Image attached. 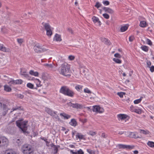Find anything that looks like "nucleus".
<instances>
[{
  "mask_svg": "<svg viewBox=\"0 0 154 154\" xmlns=\"http://www.w3.org/2000/svg\"><path fill=\"white\" fill-rule=\"evenodd\" d=\"M70 67L66 63L63 64L60 67L59 71L60 74L65 76H70Z\"/></svg>",
  "mask_w": 154,
  "mask_h": 154,
  "instance_id": "nucleus-1",
  "label": "nucleus"
},
{
  "mask_svg": "<svg viewBox=\"0 0 154 154\" xmlns=\"http://www.w3.org/2000/svg\"><path fill=\"white\" fill-rule=\"evenodd\" d=\"M17 126L20 128L24 133H28L27 121H22V120H18L16 122Z\"/></svg>",
  "mask_w": 154,
  "mask_h": 154,
  "instance_id": "nucleus-2",
  "label": "nucleus"
},
{
  "mask_svg": "<svg viewBox=\"0 0 154 154\" xmlns=\"http://www.w3.org/2000/svg\"><path fill=\"white\" fill-rule=\"evenodd\" d=\"M23 154H33L34 150L31 146L29 145H24L22 148Z\"/></svg>",
  "mask_w": 154,
  "mask_h": 154,
  "instance_id": "nucleus-3",
  "label": "nucleus"
},
{
  "mask_svg": "<svg viewBox=\"0 0 154 154\" xmlns=\"http://www.w3.org/2000/svg\"><path fill=\"white\" fill-rule=\"evenodd\" d=\"M34 49L35 52L38 53H41L47 50V49L42 47L39 43H37L35 44L34 47Z\"/></svg>",
  "mask_w": 154,
  "mask_h": 154,
  "instance_id": "nucleus-4",
  "label": "nucleus"
},
{
  "mask_svg": "<svg viewBox=\"0 0 154 154\" xmlns=\"http://www.w3.org/2000/svg\"><path fill=\"white\" fill-rule=\"evenodd\" d=\"M93 108L92 110L94 112L101 113L103 112L104 111V109L99 106H93Z\"/></svg>",
  "mask_w": 154,
  "mask_h": 154,
  "instance_id": "nucleus-5",
  "label": "nucleus"
},
{
  "mask_svg": "<svg viewBox=\"0 0 154 154\" xmlns=\"http://www.w3.org/2000/svg\"><path fill=\"white\" fill-rule=\"evenodd\" d=\"M69 105L73 108L77 109H81L83 108V105L82 104L78 103H72L71 102H70L69 103Z\"/></svg>",
  "mask_w": 154,
  "mask_h": 154,
  "instance_id": "nucleus-6",
  "label": "nucleus"
},
{
  "mask_svg": "<svg viewBox=\"0 0 154 154\" xmlns=\"http://www.w3.org/2000/svg\"><path fill=\"white\" fill-rule=\"evenodd\" d=\"M44 65L47 68L53 70H55V68L57 67V66L53 63L52 64L45 63Z\"/></svg>",
  "mask_w": 154,
  "mask_h": 154,
  "instance_id": "nucleus-7",
  "label": "nucleus"
},
{
  "mask_svg": "<svg viewBox=\"0 0 154 154\" xmlns=\"http://www.w3.org/2000/svg\"><path fill=\"white\" fill-rule=\"evenodd\" d=\"M75 138L76 140H77L78 139H79L80 141H81L82 140H85L86 139L85 135H83L81 133H76V134L75 135Z\"/></svg>",
  "mask_w": 154,
  "mask_h": 154,
  "instance_id": "nucleus-8",
  "label": "nucleus"
},
{
  "mask_svg": "<svg viewBox=\"0 0 154 154\" xmlns=\"http://www.w3.org/2000/svg\"><path fill=\"white\" fill-rule=\"evenodd\" d=\"M117 146L119 147V149H132L134 147V146L127 145H125L119 144Z\"/></svg>",
  "mask_w": 154,
  "mask_h": 154,
  "instance_id": "nucleus-9",
  "label": "nucleus"
},
{
  "mask_svg": "<svg viewBox=\"0 0 154 154\" xmlns=\"http://www.w3.org/2000/svg\"><path fill=\"white\" fill-rule=\"evenodd\" d=\"M68 88H69L66 86H63L60 88V92L65 95Z\"/></svg>",
  "mask_w": 154,
  "mask_h": 154,
  "instance_id": "nucleus-10",
  "label": "nucleus"
},
{
  "mask_svg": "<svg viewBox=\"0 0 154 154\" xmlns=\"http://www.w3.org/2000/svg\"><path fill=\"white\" fill-rule=\"evenodd\" d=\"M1 140L2 142L1 146H4L7 144L8 143V140L5 137H0Z\"/></svg>",
  "mask_w": 154,
  "mask_h": 154,
  "instance_id": "nucleus-11",
  "label": "nucleus"
},
{
  "mask_svg": "<svg viewBox=\"0 0 154 154\" xmlns=\"http://www.w3.org/2000/svg\"><path fill=\"white\" fill-rule=\"evenodd\" d=\"M117 117L119 120H121L122 121L125 120L128 116L125 114H120L117 115Z\"/></svg>",
  "mask_w": 154,
  "mask_h": 154,
  "instance_id": "nucleus-12",
  "label": "nucleus"
},
{
  "mask_svg": "<svg viewBox=\"0 0 154 154\" xmlns=\"http://www.w3.org/2000/svg\"><path fill=\"white\" fill-rule=\"evenodd\" d=\"M74 94L75 93L74 92L70 90L69 88L68 90L64 95L72 97H73Z\"/></svg>",
  "mask_w": 154,
  "mask_h": 154,
  "instance_id": "nucleus-13",
  "label": "nucleus"
},
{
  "mask_svg": "<svg viewBox=\"0 0 154 154\" xmlns=\"http://www.w3.org/2000/svg\"><path fill=\"white\" fill-rule=\"evenodd\" d=\"M102 9L106 12L111 14H112L114 12L113 10L109 8L104 7Z\"/></svg>",
  "mask_w": 154,
  "mask_h": 154,
  "instance_id": "nucleus-14",
  "label": "nucleus"
},
{
  "mask_svg": "<svg viewBox=\"0 0 154 154\" xmlns=\"http://www.w3.org/2000/svg\"><path fill=\"white\" fill-rule=\"evenodd\" d=\"M42 24L46 30L51 29L50 24L48 23L43 22L42 23Z\"/></svg>",
  "mask_w": 154,
  "mask_h": 154,
  "instance_id": "nucleus-15",
  "label": "nucleus"
},
{
  "mask_svg": "<svg viewBox=\"0 0 154 154\" xmlns=\"http://www.w3.org/2000/svg\"><path fill=\"white\" fill-rule=\"evenodd\" d=\"M92 20L94 23H97L99 26L101 25V23L98 17L95 16H93L92 18Z\"/></svg>",
  "mask_w": 154,
  "mask_h": 154,
  "instance_id": "nucleus-16",
  "label": "nucleus"
},
{
  "mask_svg": "<svg viewBox=\"0 0 154 154\" xmlns=\"http://www.w3.org/2000/svg\"><path fill=\"white\" fill-rule=\"evenodd\" d=\"M128 25L122 26L119 29V31L121 32H125L128 29Z\"/></svg>",
  "mask_w": 154,
  "mask_h": 154,
  "instance_id": "nucleus-17",
  "label": "nucleus"
},
{
  "mask_svg": "<svg viewBox=\"0 0 154 154\" xmlns=\"http://www.w3.org/2000/svg\"><path fill=\"white\" fill-rule=\"evenodd\" d=\"M45 110L46 112L49 114L51 115V116L54 114V112H55L52 111L51 109L48 108H46L45 109Z\"/></svg>",
  "mask_w": 154,
  "mask_h": 154,
  "instance_id": "nucleus-18",
  "label": "nucleus"
},
{
  "mask_svg": "<svg viewBox=\"0 0 154 154\" xmlns=\"http://www.w3.org/2000/svg\"><path fill=\"white\" fill-rule=\"evenodd\" d=\"M60 115L63 116L65 119H68L71 117V116L68 115L64 112L60 113Z\"/></svg>",
  "mask_w": 154,
  "mask_h": 154,
  "instance_id": "nucleus-19",
  "label": "nucleus"
},
{
  "mask_svg": "<svg viewBox=\"0 0 154 154\" xmlns=\"http://www.w3.org/2000/svg\"><path fill=\"white\" fill-rule=\"evenodd\" d=\"M4 154H17L14 151L12 150H5Z\"/></svg>",
  "mask_w": 154,
  "mask_h": 154,
  "instance_id": "nucleus-20",
  "label": "nucleus"
},
{
  "mask_svg": "<svg viewBox=\"0 0 154 154\" xmlns=\"http://www.w3.org/2000/svg\"><path fill=\"white\" fill-rule=\"evenodd\" d=\"M69 124L70 125L74 127L76 126L77 125V122L74 119H72Z\"/></svg>",
  "mask_w": 154,
  "mask_h": 154,
  "instance_id": "nucleus-21",
  "label": "nucleus"
},
{
  "mask_svg": "<svg viewBox=\"0 0 154 154\" xmlns=\"http://www.w3.org/2000/svg\"><path fill=\"white\" fill-rule=\"evenodd\" d=\"M29 73L31 75L35 76H38L39 73L37 72H35L33 70H31L29 72Z\"/></svg>",
  "mask_w": 154,
  "mask_h": 154,
  "instance_id": "nucleus-22",
  "label": "nucleus"
},
{
  "mask_svg": "<svg viewBox=\"0 0 154 154\" xmlns=\"http://www.w3.org/2000/svg\"><path fill=\"white\" fill-rule=\"evenodd\" d=\"M147 23L146 21H142L140 22L139 26L141 27H145L146 26Z\"/></svg>",
  "mask_w": 154,
  "mask_h": 154,
  "instance_id": "nucleus-23",
  "label": "nucleus"
},
{
  "mask_svg": "<svg viewBox=\"0 0 154 154\" xmlns=\"http://www.w3.org/2000/svg\"><path fill=\"white\" fill-rule=\"evenodd\" d=\"M0 50L3 52H7V49L4 45L2 44H0Z\"/></svg>",
  "mask_w": 154,
  "mask_h": 154,
  "instance_id": "nucleus-24",
  "label": "nucleus"
},
{
  "mask_svg": "<svg viewBox=\"0 0 154 154\" xmlns=\"http://www.w3.org/2000/svg\"><path fill=\"white\" fill-rule=\"evenodd\" d=\"M101 41L104 43L105 44L109 45L111 44V42L108 39H101Z\"/></svg>",
  "mask_w": 154,
  "mask_h": 154,
  "instance_id": "nucleus-25",
  "label": "nucleus"
},
{
  "mask_svg": "<svg viewBox=\"0 0 154 154\" xmlns=\"http://www.w3.org/2000/svg\"><path fill=\"white\" fill-rule=\"evenodd\" d=\"M4 90L7 92H10L11 91V88L7 85H5L4 86Z\"/></svg>",
  "mask_w": 154,
  "mask_h": 154,
  "instance_id": "nucleus-26",
  "label": "nucleus"
},
{
  "mask_svg": "<svg viewBox=\"0 0 154 154\" xmlns=\"http://www.w3.org/2000/svg\"><path fill=\"white\" fill-rule=\"evenodd\" d=\"M86 151L89 154H95L96 152L95 151L92 150L91 149H86Z\"/></svg>",
  "mask_w": 154,
  "mask_h": 154,
  "instance_id": "nucleus-27",
  "label": "nucleus"
},
{
  "mask_svg": "<svg viewBox=\"0 0 154 154\" xmlns=\"http://www.w3.org/2000/svg\"><path fill=\"white\" fill-rule=\"evenodd\" d=\"M20 74L22 75H24L25 77H26L28 76V75L26 71L21 70L20 71Z\"/></svg>",
  "mask_w": 154,
  "mask_h": 154,
  "instance_id": "nucleus-28",
  "label": "nucleus"
},
{
  "mask_svg": "<svg viewBox=\"0 0 154 154\" xmlns=\"http://www.w3.org/2000/svg\"><path fill=\"white\" fill-rule=\"evenodd\" d=\"M140 48L142 50L144 51L147 52L148 51V47L146 46H142Z\"/></svg>",
  "mask_w": 154,
  "mask_h": 154,
  "instance_id": "nucleus-29",
  "label": "nucleus"
},
{
  "mask_svg": "<svg viewBox=\"0 0 154 154\" xmlns=\"http://www.w3.org/2000/svg\"><path fill=\"white\" fill-rule=\"evenodd\" d=\"M46 34L48 36H50L52 35V32L51 30V29L46 30Z\"/></svg>",
  "mask_w": 154,
  "mask_h": 154,
  "instance_id": "nucleus-30",
  "label": "nucleus"
},
{
  "mask_svg": "<svg viewBox=\"0 0 154 154\" xmlns=\"http://www.w3.org/2000/svg\"><path fill=\"white\" fill-rule=\"evenodd\" d=\"M83 88V86L81 85H77L75 87V88L78 91L81 90Z\"/></svg>",
  "mask_w": 154,
  "mask_h": 154,
  "instance_id": "nucleus-31",
  "label": "nucleus"
},
{
  "mask_svg": "<svg viewBox=\"0 0 154 154\" xmlns=\"http://www.w3.org/2000/svg\"><path fill=\"white\" fill-rule=\"evenodd\" d=\"M147 144L148 146L151 147H154V142L152 141H149Z\"/></svg>",
  "mask_w": 154,
  "mask_h": 154,
  "instance_id": "nucleus-32",
  "label": "nucleus"
},
{
  "mask_svg": "<svg viewBox=\"0 0 154 154\" xmlns=\"http://www.w3.org/2000/svg\"><path fill=\"white\" fill-rule=\"evenodd\" d=\"M36 85L37 87H39L41 86V82L38 79H36L35 80Z\"/></svg>",
  "mask_w": 154,
  "mask_h": 154,
  "instance_id": "nucleus-33",
  "label": "nucleus"
},
{
  "mask_svg": "<svg viewBox=\"0 0 154 154\" xmlns=\"http://www.w3.org/2000/svg\"><path fill=\"white\" fill-rule=\"evenodd\" d=\"M113 60L114 61H115L116 63H117L120 64L122 63V61L118 59L114 58Z\"/></svg>",
  "mask_w": 154,
  "mask_h": 154,
  "instance_id": "nucleus-34",
  "label": "nucleus"
},
{
  "mask_svg": "<svg viewBox=\"0 0 154 154\" xmlns=\"http://www.w3.org/2000/svg\"><path fill=\"white\" fill-rule=\"evenodd\" d=\"M16 85L21 84L23 83V81L21 79H18L15 80Z\"/></svg>",
  "mask_w": 154,
  "mask_h": 154,
  "instance_id": "nucleus-35",
  "label": "nucleus"
},
{
  "mask_svg": "<svg viewBox=\"0 0 154 154\" xmlns=\"http://www.w3.org/2000/svg\"><path fill=\"white\" fill-rule=\"evenodd\" d=\"M142 97H141L140 99L136 100L134 101V103L135 104H137L140 102L142 99Z\"/></svg>",
  "mask_w": 154,
  "mask_h": 154,
  "instance_id": "nucleus-36",
  "label": "nucleus"
},
{
  "mask_svg": "<svg viewBox=\"0 0 154 154\" xmlns=\"http://www.w3.org/2000/svg\"><path fill=\"white\" fill-rule=\"evenodd\" d=\"M27 87L31 89L34 88V85L30 83H29L27 84Z\"/></svg>",
  "mask_w": 154,
  "mask_h": 154,
  "instance_id": "nucleus-37",
  "label": "nucleus"
},
{
  "mask_svg": "<svg viewBox=\"0 0 154 154\" xmlns=\"http://www.w3.org/2000/svg\"><path fill=\"white\" fill-rule=\"evenodd\" d=\"M2 31L4 33H6L8 32V30L5 27H3L2 29Z\"/></svg>",
  "mask_w": 154,
  "mask_h": 154,
  "instance_id": "nucleus-38",
  "label": "nucleus"
},
{
  "mask_svg": "<svg viewBox=\"0 0 154 154\" xmlns=\"http://www.w3.org/2000/svg\"><path fill=\"white\" fill-rule=\"evenodd\" d=\"M67 31L70 33L71 34L73 35L74 34V32L72 29L70 28H68L67 29Z\"/></svg>",
  "mask_w": 154,
  "mask_h": 154,
  "instance_id": "nucleus-39",
  "label": "nucleus"
},
{
  "mask_svg": "<svg viewBox=\"0 0 154 154\" xmlns=\"http://www.w3.org/2000/svg\"><path fill=\"white\" fill-rule=\"evenodd\" d=\"M54 114L51 116H53V117L56 119H59V118L57 114V112L55 111L54 112Z\"/></svg>",
  "mask_w": 154,
  "mask_h": 154,
  "instance_id": "nucleus-40",
  "label": "nucleus"
},
{
  "mask_svg": "<svg viewBox=\"0 0 154 154\" xmlns=\"http://www.w3.org/2000/svg\"><path fill=\"white\" fill-rule=\"evenodd\" d=\"M84 92L88 94H91V91L88 88H86L84 89Z\"/></svg>",
  "mask_w": 154,
  "mask_h": 154,
  "instance_id": "nucleus-41",
  "label": "nucleus"
},
{
  "mask_svg": "<svg viewBox=\"0 0 154 154\" xmlns=\"http://www.w3.org/2000/svg\"><path fill=\"white\" fill-rule=\"evenodd\" d=\"M11 80H10L8 83L10 85H16L15 84V80H12V79H11Z\"/></svg>",
  "mask_w": 154,
  "mask_h": 154,
  "instance_id": "nucleus-42",
  "label": "nucleus"
},
{
  "mask_svg": "<svg viewBox=\"0 0 154 154\" xmlns=\"http://www.w3.org/2000/svg\"><path fill=\"white\" fill-rule=\"evenodd\" d=\"M125 93L123 92H118L117 94L121 98L123 97V95H125Z\"/></svg>",
  "mask_w": 154,
  "mask_h": 154,
  "instance_id": "nucleus-43",
  "label": "nucleus"
},
{
  "mask_svg": "<svg viewBox=\"0 0 154 154\" xmlns=\"http://www.w3.org/2000/svg\"><path fill=\"white\" fill-rule=\"evenodd\" d=\"M61 35L60 34L56 33L54 36V38H60Z\"/></svg>",
  "mask_w": 154,
  "mask_h": 154,
  "instance_id": "nucleus-44",
  "label": "nucleus"
},
{
  "mask_svg": "<svg viewBox=\"0 0 154 154\" xmlns=\"http://www.w3.org/2000/svg\"><path fill=\"white\" fill-rule=\"evenodd\" d=\"M103 16L104 17L106 18V19H108L109 17V15L108 14L106 13L103 14Z\"/></svg>",
  "mask_w": 154,
  "mask_h": 154,
  "instance_id": "nucleus-45",
  "label": "nucleus"
},
{
  "mask_svg": "<svg viewBox=\"0 0 154 154\" xmlns=\"http://www.w3.org/2000/svg\"><path fill=\"white\" fill-rule=\"evenodd\" d=\"M134 112L139 114H140L141 113V110L140 109H135Z\"/></svg>",
  "mask_w": 154,
  "mask_h": 154,
  "instance_id": "nucleus-46",
  "label": "nucleus"
},
{
  "mask_svg": "<svg viewBox=\"0 0 154 154\" xmlns=\"http://www.w3.org/2000/svg\"><path fill=\"white\" fill-rule=\"evenodd\" d=\"M103 3L105 5H108L109 4V2L108 1H103Z\"/></svg>",
  "mask_w": 154,
  "mask_h": 154,
  "instance_id": "nucleus-47",
  "label": "nucleus"
},
{
  "mask_svg": "<svg viewBox=\"0 0 154 154\" xmlns=\"http://www.w3.org/2000/svg\"><path fill=\"white\" fill-rule=\"evenodd\" d=\"M101 6V4L99 2H97L96 4L95 5V7H96L97 8H99Z\"/></svg>",
  "mask_w": 154,
  "mask_h": 154,
  "instance_id": "nucleus-48",
  "label": "nucleus"
},
{
  "mask_svg": "<svg viewBox=\"0 0 154 154\" xmlns=\"http://www.w3.org/2000/svg\"><path fill=\"white\" fill-rule=\"evenodd\" d=\"M140 133L141 134H148V132L147 131H146L144 130H140Z\"/></svg>",
  "mask_w": 154,
  "mask_h": 154,
  "instance_id": "nucleus-49",
  "label": "nucleus"
},
{
  "mask_svg": "<svg viewBox=\"0 0 154 154\" xmlns=\"http://www.w3.org/2000/svg\"><path fill=\"white\" fill-rule=\"evenodd\" d=\"M68 59L69 60H72L74 59L75 57L72 55H70L69 56Z\"/></svg>",
  "mask_w": 154,
  "mask_h": 154,
  "instance_id": "nucleus-50",
  "label": "nucleus"
},
{
  "mask_svg": "<svg viewBox=\"0 0 154 154\" xmlns=\"http://www.w3.org/2000/svg\"><path fill=\"white\" fill-rule=\"evenodd\" d=\"M146 42L147 44L150 45H152V42L149 39H147Z\"/></svg>",
  "mask_w": 154,
  "mask_h": 154,
  "instance_id": "nucleus-51",
  "label": "nucleus"
},
{
  "mask_svg": "<svg viewBox=\"0 0 154 154\" xmlns=\"http://www.w3.org/2000/svg\"><path fill=\"white\" fill-rule=\"evenodd\" d=\"M77 153L78 154H84V152L81 149H79V150L77 151Z\"/></svg>",
  "mask_w": 154,
  "mask_h": 154,
  "instance_id": "nucleus-52",
  "label": "nucleus"
},
{
  "mask_svg": "<svg viewBox=\"0 0 154 154\" xmlns=\"http://www.w3.org/2000/svg\"><path fill=\"white\" fill-rule=\"evenodd\" d=\"M17 97L20 99H23L24 97V96L23 94H18L17 95Z\"/></svg>",
  "mask_w": 154,
  "mask_h": 154,
  "instance_id": "nucleus-53",
  "label": "nucleus"
},
{
  "mask_svg": "<svg viewBox=\"0 0 154 154\" xmlns=\"http://www.w3.org/2000/svg\"><path fill=\"white\" fill-rule=\"evenodd\" d=\"M114 56L115 57H117L118 58H120L121 57V55L119 53H116L114 54Z\"/></svg>",
  "mask_w": 154,
  "mask_h": 154,
  "instance_id": "nucleus-54",
  "label": "nucleus"
},
{
  "mask_svg": "<svg viewBox=\"0 0 154 154\" xmlns=\"http://www.w3.org/2000/svg\"><path fill=\"white\" fill-rule=\"evenodd\" d=\"M147 66L148 67H150L151 65V62L150 61L147 60L146 62Z\"/></svg>",
  "mask_w": 154,
  "mask_h": 154,
  "instance_id": "nucleus-55",
  "label": "nucleus"
},
{
  "mask_svg": "<svg viewBox=\"0 0 154 154\" xmlns=\"http://www.w3.org/2000/svg\"><path fill=\"white\" fill-rule=\"evenodd\" d=\"M19 108H20V107H15L11 109L12 110L11 111V112L14 111L18 109H19Z\"/></svg>",
  "mask_w": 154,
  "mask_h": 154,
  "instance_id": "nucleus-56",
  "label": "nucleus"
},
{
  "mask_svg": "<svg viewBox=\"0 0 154 154\" xmlns=\"http://www.w3.org/2000/svg\"><path fill=\"white\" fill-rule=\"evenodd\" d=\"M17 41L20 44L23 42V39H17Z\"/></svg>",
  "mask_w": 154,
  "mask_h": 154,
  "instance_id": "nucleus-57",
  "label": "nucleus"
},
{
  "mask_svg": "<svg viewBox=\"0 0 154 154\" xmlns=\"http://www.w3.org/2000/svg\"><path fill=\"white\" fill-rule=\"evenodd\" d=\"M150 68V70L151 72H153L154 71V66H152L151 67H149Z\"/></svg>",
  "mask_w": 154,
  "mask_h": 154,
  "instance_id": "nucleus-58",
  "label": "nucleus"
},
{
  "mask_svg": "<svg viewBox=\"0 0 154 154\" xmlns=\"http://www.w3.org/2000/svg\"><path fill=\"white\" fill-rule=\"evenodd\" d=\"M130 108L131 111L132 112H134V109H135L133 106H131L130 107Z\"/></svg>",
  "mask_w": 154,
  "mask_h": 154,
  "instance_id": "nucleus-59",
  "label": "nucleus"
},
{
  "mask_svg": "<svg viewBox=\"0 0 154 154\" xmlns=\"http://www.w3.org/2000/svg\"><path fill=\"white\" fill-rule=\"evenodd\" d=\"M53 145L54 146V150L55 151H56V153H57L58 150V148L56 146L54 145V144H53Z\"/></svg>",
  "mask_w": 154,
  "mask_h": 154,
  "instance_id": "nucleus-60",
  "label": "nucleus"
},
{
  "mask_svg": "<svg viewBox=\"0 0 154 154\" xmlns=\"http://www.w3.org/2000/svg\"><path fill=\"white\" fill-rule=\"evenodd\" d=\"M20 140L19 139H17L16 140V142L17 143V144L19 145L20 144Z\"/></svg>",
  "mask_w": 154,
  "mask_h": 154,
  "instance_id": "nucleus-61",
  "label": "nucleus"
},
{
  "mask_svg": "<svg viewBox=\"0 0 154 154\" xmlns=\"http://www.w3.org/2000/svg\"><path fill=\"white\" fill-rule=\"evenodd\" d=\"M70 152L72 153V154H78L77 153V152H74L73 151V150H70Z\"/></svg>",
  "mask_w": 154,
  "mask_h": 154,
  "instance_id": "nucleus-62",
  "label": "nucleus"
},
{
  "mask_svg": "<svg viewBox=\"0 0 154 154\" xmlns=\"http://www.w3.org/2000/svg\"><path fill=\"white\" fill-rule=\"evenodd\" d=\"M8 113V110H5L2 113V115L3 116H5Z\"/></svg>",
  "mask_w": 154,
  "mask_h": 154,
  "instance_id": "nucleus-63",
  "label": "nucleus"
},
{
  "mask_svg": "<svg viewBox=\"0 0 154 154\" xmlns=\"http://www.w3.org/2000/svg\"><path fill=\"white\" fill-rule=\"evenodd\" d=\"M62 40V39H53L54 42H60Z\"/></svg>",
  "mask_w": 154,
  "mask_h": 154,
  "instance_id": "nucleus-64",
  "label": "nucleus"
}]
</instances>
